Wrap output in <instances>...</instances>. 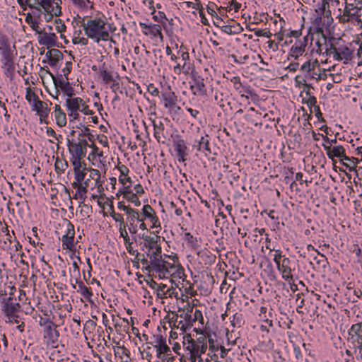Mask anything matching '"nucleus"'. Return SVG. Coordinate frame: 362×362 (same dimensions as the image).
Returning a JSON list of instances; mask_svg holds the SVG:
<instances>
[{
  "label": "nucleus",
  "instance_id": "nucleus-53",
  "mask_svg": "<svg viewBox=\"0 0 362 362\" xmlns=\"http://www.w3.org/2000/svg\"><path fill=\"white\" fill-rule=\"evenodd\" d=\"M81 33V31L79 30L78 32V34L77 36H74V38H73V43L76 45V44H80L81 45H87L88 43V37L87 38L86 37H81L80 36V34Z\"/></svg>",
  "mask_w": 362,
  "mask_h": 362
},
{
  "label": "nucleus",
  "instance_id": "nucleus-40",
  "mask_svg": "<svg viewBox=\"0 0 362 362\" xmlns=\"http://www.w3.org/2000/svg\"><path fill=\"white\" fill-rule=\"evenodd\" d=\"M83 158H71L72 165L74 166V171H78L81 170H91L92 168H88L86 164L81 161Z\"/></svg>",
  "mask_w": 362,
  "mask_h": 362
},
{
  "label": "nucleus",
  "instance_id": "nucleus-60",
  "mask_svg": "<svg viewBox=\"0 0 362 362\" xmlns=\"http://www.w3.org/2000/svg\"><path fill=\"white\" fill-rule=\"evenodd\" d=\"M196 321H199L202 325L204 324L202 313L199 310H195L192 317V324Z\"/></svg>",
  "mask_w": 362,
  "mask_h": 362
},
{
  "label": "nucleus",
  "instance_id": "nucleus-10",
  "mask_svg": "<svg viewBox=\"0 0 362 362\" xmlns=\"http://www.w3.org/2000/svg\"><path fill=\"white\" fill-rule=\"evenodd\" d=\"M11 292L9 293L10 296L8 298H4L1 303L3 306V310L5 312L6 315H11V314H16L20 308L21 305L18 303L13 302L12 295L13 291H16V288L14 286L10 287Z\"/></svg>",
  "mask_w": 362,
  "mask_h": 362
},
{
  "label": "nucleus",
  "instance_id": "nucleus-5",
  "mask_svg": "<svg viewBox=\"0 0 362 362\" xmlns=\"http://www.w3.org/2000/svg\"><path fill=\"white\" fill-rule=\"evenodd\" d=\"M67 146L71 158H83L86 155L88 141L85 139H78L77 142L67 139Z\"/></svg>",
  "mask_w": 362,
  "mask_h": 362
},
{
  "label": "nucleus",
  "instance_id": "nucleus-47",
  "mask_svg": "<svg viewBox=\"0 0 362 362\" xmlns=\"http://www.w3.org/2000/svg\"><path fill=\"white\" fill-rule=\"evenodd\" d=\"M54 117L56 119L57 124L60 127H65L66 124V114L62 112H55Z\"/></svg>",
  "mask_w": 362,
  "mask_h": 362
},
{
  "label": "nucleus",
  "instance_id": "nucleus-18",
  "mask_svg": "<svg viewBox=\"0 0 362 362\" xmlns=\"http://www.w3.org/2000/svg\"><path fill=\"white\" fill-rule=\"evenodd\" d=\"M308 45V36H305L302 40L296 41L290 50V55L295 59L302 56L305 51Z\"/></svg>",
  "mask_w": 362,
  "mask_h": 362
},
{
  "label": "nucleus",
  "instance_id": "nucleus-61",
  "mask_svg": "<svg viewBox=\"0 0 362 362\" xmlns=\"http://www.w3.org/2000/svg\"><path fill=\"white\" fill-rule=\"evenodd\" d=\"M62 90L69 97H71L73 95H74V90L71 86L69 81H66V84L64 86Z\"/></svg>",
  "mask_w": 362,
  "mask_h": 362
},
{
  "label": "nucleus",
  "instance_id": "nucleus-25",
  "mask_svg": "<svg viewBox=\"0 0 362 362\" xmlns=\"http://www.w3.org/2000/svg\"><path fill=\"white\" fill-rule=\"evenodd\" d=\"M134 256L135 257L134 259L132 260V262L134 267H136L138 268L139 263L141 262L146 270H147L148 272H152V262L150 259L148 260L147 258L145 257L144 255L140 254L139 252H137Z\"/></svg>",
  "mask_w": 362,
  "mask_h": 362
},
{
  "label": "nucleus",
  "instance_id": "nucleus-16",
  "mask_svg": "<svg viewBox=\"0 0 362 362\" xmlns=\"http://www.w3.org/2000/svg\"><path fill=\"white\" fill-rule=\"evenodd\" d=\"M291 260L288 257H284L282 262L278 264L276 266L277 269L281 273L282 278L288 284H291L293 281V275L291 274V268L290 267Z\"/></svg>",
  "mask_w": 362,
  "mask_h": 362
},
{
  "label": "nucleus",
  "instance_id": "nucleus-39",
  "mask_svg": "<svg viewBox=\"0 0 362 362\" xmlns=\"http://www.w3.org/2000/svg\"><path fill=\"white\" fill-rule=\"evenodd\" d=\"M358 161V159L355 158H350L346 155H344L343 158L341 159V162H342V164L345 165L346 168H348L350 171H352L356 168Z\"/></svg>",
  "mask_w": 362,
  "mask_h": 362
},
{
  "label": "nucleus",
  "instance_id": "nucleus-1",
  "mask_svg": "<svg viewBox=\"0 0 362 362\" xmlns=\"http://www.w3.org/2000/svg\"><path fill=\"white\" fill-rule=\"evenodd\" d=\"M82 27L85 35L94 42L99 43L101 40L108 41L112 37L106 28L107 21L105 18H94L82 22Z\"/></svg>",
  "mask_w": 362,
  "mask_h": 362
},
{
  "label": "nucleus",
  "instance_id": "nucleus-50",
  "mask_svg": "<svg viewBox=\"0 0 362 362\" xmlns=\"http://www.w3.org/2000/svg\"><path fill=\"white\" fill-rule=\"evenodd\" d=\"M187 6L189 8H192L195 10H198L199 12V15H202V4L199 0H194V1H187L186 2Z\"/></svg>",
  "mask_w": 362,
  "mask_h": 362
},
{
  "label": "nucleus",
  "instance_id": "nucleus-6",
  "mask_svg": "<svg viewBox=\"0 0 362 362\" xmlns=\"http://www.w3.org/2000/svg\"><path fill=\"white\" fill-rule=\"evenodd\" d=\"M151 265L152 272L158 274L160 279L171 275V272L175 269L174 264L163 260L162 257L157 259Z\"/></svg>",
  "mask_w": 362,
  "mask_h": 362
},
{
  "label": "nucleus",
  "instance_id": "nucleus-33",
  "mask_svg": "<svg viewBox=\"0 0 362 362\" xmlns=\"http://www.w3.org/2000/svg\"><path fill=\"white\" fill-rule=\"evenodd\" d=\"M76 284H78L77 291L80 293L85 299L90 300L93 296L91 288L87 287L81 281H76Z\"/></svg>",
  "mask_w": 362,
  "mask_h": 362
},
{
  "label": "nucleus",
  "instance_id": "nucleus-34",
  "mask_svg": "<svg viewBox=\"0 0 362 362\" xmlns=\"http://www.w3.org/2000/svg\"><path fill=\"white\" fill-rule=\"evenodd\" d=\"M43 72H45V74H47L50 76L56 88H60L61 89H62L64 88V86L66 84V81H67L66 80L65 81L62 78H58L55 77V76L52 72H50V71L49 70V69L47 67V68L44 67V68L41 69V73H43Z\"/></svg>",
  "mask_w": 362,
  "mask_h": 362
},
{
  "label": "nucleus",
  "instance_id": "nucleus-8",
  "mask_svg": "<svg viewBox=\"0 0 362 362\" xmlns=\"http://www.w3.org/2000/svg\"><path fill=\"white\" fill-rule=\"evenodd\" d=\"M164 102V107L170 113L178 114L180 107L177 105V96L171 90L163 92L161 94Z\"/></svg>",
  "mask_w": 362,
  "mask_h": 362
},
{
  "label": "nucleus",
  "instance_id": "nucleus-27",
  "mask_svg": "<svg viewBox=\"0 0 362 362\" xmlns=\"http://www.w3.org/2000/svg\"><path fill=\"white\" fill-rule=\"evenodd\" d=\"M194 66L189 62H183L182 63H178L175 66L173 71L177 75H180L181 73L187 75L192 72Z\"/></svg>",
  "mask_w": 362,
  "mask_h": 362
},
{
  "label": "nucleus",
  "instance_id": "nucleus-11",
  "mask_svg": "<svg viewBox=\"0 0 362 362\" xmlns=\"http://www.w3.org/2000/svg\"><path fill=\"white\" fill-rule=\"evenodd\" d=\"M1 61L13 58V49L11 47L7 36L0 31Z\"/></svg>",
  "mask_w": 362,
  "mask_h": 362
},
{
  "label": "nucleus",
  "instance_id": "nucleus-26",
  "mask_svg": "<svg viewBox=\"0 0 362 362\" xmlns=\"http://www.w3.org/2000/svg\"><path fill=\"white\" fill-rule=\"evenodd\" d=\"M46 57L48 59V64L51 66H55L59 61L63 57V54L58 49H51L46 53Z\"/></svg>",
  "mask_w": 362,
  "mask_h": 362
},
{
  "label": "nucleus",
  "instance_id": "nucleus-56",
  "mask_svg": "<svg viewBox=\"0 0 362 362\" xmlns=\"http://www.w3.org/2000/svg\"><path fill=\"white\" fill-rule=\"evenodd\" d=\"M345 5L351 9L362 6V0H344Z\"/></svg>",
  "mask_w": 362,
  "mask_h": 362
},
{
  "label": "nucleus",
  "instance_id": "nucleus-49",
  "mask_svg": "<svg viewBox=\"0 0 362 362\" xmlns=\"http://www.w3.org/2000/svg\"><path fill=\"white\" fill-rule=\"evenodd\" d=\"M337 48L332 43H330L329 45H326L325 51L323 52V54H326V56L333 54V57H337L339 58V54H337Z\"/></svg>",
  "mask_w": 362,
  "mask_h": 362
},
{
  "label": "nucleus",
  "instance_id": "nucleus-51",
  "mask_svg": "<svg viewBox=\"0 0 362 362\" xmlns=\"http://www.w3.org/2000/svg\"><path fill=\"white\" fill-rule=\"evenodd\" d=\"M86 171L88 170H81L78 171H74L76 181L74 182L83 183L86 175Z\"/></svg>",
  "mask_w": 362,
  "mask_h": 362
},
{
  "label": "nucleus",
  "instance_id": "nucleus-7",
  "mask_svg": "<svg viewBox=\"0 0 362 362\" xmlns=\"http://www.w3.org/2000/svg\"><path fill=\"white\" fill-rule=\"evenodd\" d=\"M187 349L191 353V358L200 357L207 349L206 337L201 332L192 345H188Z\"/></svg>",
  "mask_w": 362,
  "mask_h": 362
},
{
  "label": "nucleus",
  "instance_id": "nucleus-38",
  "mask_svg": "<svg viewBox=\"0 0 362 362\" xmlns=\"http://www.w3.org/2000/svg\"><path fill=\"white\" fill-rule=\"evenodd\" d=\"M230 82L233 83V88L242 95H243L244 93H249V90L245 86H243L242 83L240 82V77H233L230 79Z\"/></svg>",
  "mask_w": 362,
  "mask_h": 362
},
{
  "label": "nucleus",
  "instance_id": "nucleus-14",
  "mask_svg": "<svg viewBox=\"0 0 362 362\" xmlns=\"http://www.w3.org/2000/svg\"><path fill=\"white\" fill-rule=\"evenodd\" d=\"M349 340L354 347L362 344V322L353 325L349 330Z\"/></svg>",
  "mask_w": 362,
  "mask_h": 362
},
{
  "label": "nucleus",
  "instance_id": "nucleus-54",
  "mask_svg": "<svg viewBox=\"0 0 362 362\" xmlns=\"http://www.w3.org/2000/svg\"><path fill=\"white\" fill-rule=\"evenodd\" d=\"M8 347V341L5 334L0 332V353H4Z\"/></svg>",
  "mask_w": 362,
  "mask_h": 362
},
{
  "label": "nucleus",
  "instance_id": "nucleus-9",
  "mask_svg": "<svg viewBox=\"0 0 362 362\" xmlns=\"http://www.w3.org/2000/svg\"><path fill=\"white\" fill-rule=\"evenodd\" d=\"M153 343V346L156 349V356L164 361L168 353H171L170 348L166 344L165 338L160 334L156 335Z\"/></svg>",
  "mask_w": 362,
  "mask_h": 362
},
{
  "label": "nucleus",
  "instance_id": "nucleus-12",
  "mask_svg": "<svg viewBox=\"0 0 362 362\" xmlns=\"http://www.w3.org/2000/svg\"><path fill=\"white\" fill-rule=\"evenodd\" d=\"M190 89L194 95L206 96L207 95L204 79L200 76H193Z\"/></svg>",
  "mask_w": 362,
  "mask_h": 362
},
{
  "label": "nucleus",
  "instance_id": "nucleus-59",
  "mask_svg": "<svg viewBox=\"0 0 362 362\" xmlns=\"http://www.w3.org/2000/svg\"><path fill=\"white\" fill-rule=\"evenodd\" d=\"M155 212V211L153 210V209L151 207V206H150L149 204H146L143 206V209H142V214H143V216H144V218H148V217L151 216V215H152L153 213Z\"/></svg>",
  "mask_w": 362,
  "mask_h": 362
},
{
  "label": "nucleus",
  "instance_id": "nucleus-22",
  "mask_svg": "<svg viewBox=\"0 0 362 362\" xmlns=\"http://www.w3.org/2000/svg\"><path fill=\"white\" fill-rule=\"evenodd\" d=\"M71 185L72 187L76 189V192L73 198L75 199H79L81 204H83L87 197V188L88 187L87 182H83V183L73 182Z\"/></svg>",
  "mask_w": 362,
  "mask_h": 362
},
{
  "label": "nucleus",
  "instance_id": "nucleus-35",
  "mask_svg": "<svg viewBox=\"0 0 362 362\" xmlns=\"http://www.w3.org/2000/svg\"><path fill=\"white\" fill-rule=\"evenodd\" d=\"M136 214H135V216L136 218H134L132 216V214H129V216L127 217V226H128V228H129V231L132 233V234H135L137 233V226L135 224V221L136 219H139V211L138 210L136 209Z\"/></svg>",
  "mask_w": 362,
  "mask_h": 362
},
{
  "label": "nucleus",
  "instance_id": "nucleus-20",
  "mask_svg": "<svg viewBox=\"0 0 362 362\" xmlns=\"http://www.w3.org/2000/svg\"><path fill=\"white\" fill-rule=\"evenodd\" d=\"M154 136L159 143L165 144L167 139V132L161 120L153 121Z\"/></svg>",
  "mask_w": 362,
  "mask_h": 362
},
{
  "label": "nucleus",
  "instance_id": "nucleus-37",
  "mask_svg": "<svg viewBox=\"0 0 362 362\" xmlns=\"http://www.w3.org/2000/svg\"><path fill=\"white\" fill-rule=\"evenodd\" d=\"M305 86L308 88V90L306 91V95H308V98L307 99L303 98V103H306L310 109V112L309 115V117H310L311 113L313 112L312 107H315V106H317V105H316L317 104V98L314 95H310V86L308 84H305Z\"/></svg>",
  "mask_w": 362,
  "mask_h": 362
},
{
  "label": "nucleus",
  "instance_id": "nucleus-3",
  "mask_svg": "<svg viewBox=\"0 0 362 362\" xmlns=\"http://www.w3.org/2000/svg\"><path fill=\"white\" fill-rule=\"evenodd\" d=\"M194 305L187 303L183 308H179L177 314L173 317V327L180 329L182 333L189 329L192 326V316Z\"/></svg>",
  "mask_w": 362,
  "mask_h": 362
},
{
  "label": "nucleus",
  "instance_id": "nucleus-45",
  "mask_svg": "<svg viewBox=\"0 0 362 362\" xmlns=\"http://www.w3.org/2000/svg\"><path fill=\"white\" fill-rule=\"evenodd\" d=\"M352 11L353 10L351 9V8H348V6H346L345 5L343 15L339 18L340 22L346 23V22H349V21L353 19L352 15H355V14L352 13Z\"/></svg>",
  "mask_w": 362,
  "mask_h": 362
},
{
  "label": "nucleus",
  "instance_id": "nucleus-62",
  "mask_svg": "<svg viewBox=\"0 0 362 362\" xmlns=\"http://www.w3.org/2000/svg\"><path fill=\"white\" fill-rule=\"evenodd\" d=\"M67 165L62 160L57 159L55 162V169L57 173H64L65 167Z\"/></svg>",
  "mask_w": 362,
  "mask_h": 362
},
{
  "label": "nucleus",
  "instance_id": "nucleus-63",
  "mask_svg": "<svg viewBox=\"0 0 362 362\" xmlns=\"http://www.w3.org/2000/svg\"><path fill=\"white\" fill-rule=\"evenodd\" d=\"M79 207L81 208V210H80V214L81 215L82 217L83 218H86V217H88L89 215H88V213H89V206L87 204H79Z\"/></svg>",
  "mask_w": 362,
  "mask_h": 362
},
{
  "label": "nucleus",
  "instance_id": "nucleus-46",
  "mask_svg": "<svg viewBox=\"0 0 362 362\" xmlns=\"http://www.w3.org/2000/svg\"><path fill=\"white\" fill-rule=\"evenodd\" d=\"M119 182L123 185L122 190L130 189L132 187V180L129 176V174H127V175H123L122 177L119 176Z\"/></svg>",
  "mask_w": 362,
  "mask_h": 362
},
{
  "label": "nucleus",
  "instance_id": "nucleus-36",
  "mask_svg": "<svg viewBox=\"0 0 362 362\" xmlns=\"http://www.w3.org/2000/svg\"><path fill=\"white\" fill-rule=\"evenodd\" d=\"M194 147H197V149L199 151H205L206 152L211 153L209 135L206 134L204 136H202L198 141L197 146L194 145Z\"/></svg>",
  "mask_w": 362,
  "mask_h": 362
},
{
  "label": "nucleus",
  "instance_id": "nucleus-52",
  "mask_svg": "<svg viewBox=\"0 0 362 362\" xmlns=\"http://www.w3.org/2000/svg\"><path fill=\"white\" fill-rule=\"evenodd\" d=\"M118 209H120V210L125 211L127 214H132V216L134 218H136L135 216V214H136V209H132V208L129 207V206H126L123 201L119 202L118 203Z\"/></svg>",
  "mask_w": 362,
  "mask_h": 362
},
{
  "label": "nucleus",
  "instance_id": "nucleus-44",
  "mask_svg": "<svg viewBox=\"0 0 362 362\" xmlns=\"http://www.w3.org/2000/svg\"><path fill=\"white\" fill-rule=\"evenodd\" d=\"M100 76L105 83H110V82H115V79L112 73L103 68L100 69Z\"/></svg>",
  "mask_w": 362,
  "mask_h": 362
},
{
  "label": "nucleus",
  "instance_id": "nucleus-43",
  "mask_svg": "<svg viewBox=\"0 0 362 362\" xmlns=\"http://www.w3.org/2000/svg\"><path fill=\"white\" fill-rule=\"evenodd\" d=\"M25 99L31 105H33V103H36L37 100H40L30 87L26 88Z\"/></svg>",
  "mask_w": 362,
  "mask_h": 362
},
{
  "label": "nucleus",
  "instance_id": "nucleus-28",
  "mask_svg": "<svg viewBox=\"0 0 362 362\" xmlns=\"http://www.w3.org/2000/svg\"><path fill=\"white\" fill-rule=\"evenodd\" d=\"M121 194L123 195V197L127 199L128 202L133 203L135 206H139L141 205V202L137 197L136 194L133 193L130 189L122 190L120 189L119 192L117 194V196Z\"/></svg>",
  "mask_w": 362,
  "mask_h": 362
},
{
  "label": "nucleus",
  "instance_id": "nucleus-4",
  "mask_svg": "<svg viewBox=\"0 0 362 362\" xmlns=\"http://www.w3.org/2000/svg\"><path fill=\"white\" fill-rule=\"evenodd\" d=\"M34 3L49 16L47 21L51 20L54 16H59L62 14L61 6L55 0H34Z\"/></svg>",
  "mask_w": 362,
  "mask_h": 362
},
{
  "label": "nucleus",
  "instance_id": "nucleus-2",
  "mask_svg": "<svg viewBox=\"0 0 362 362\" xmlns=\"http://www.w3.org/2000/svg\"><path fill=\"white\" fill-rule=\"evenodd\" d=\"M143 242L140 243L141 250L144 252L152 263L159 257H161L162 248L160 245V237L156 235L150 236L142 235Z\"/></svg>",
  "mask_w": 362,
  "mask_h": 362
},
{
  "label": "nucleus",
  "instance_id": "nucleus-13",
  "mask_svg": "<svg viewBox=\"0 0 362 362\" xmlns=\"http://www.w3.org/2000/svg\"><path fill=\"white\" fill-rule=\"evenodd\" d=\"M32 110L36 111L37 115L39 116L40 123L47 124V119L50 109L48 107L47 104L45 102L37 100L36 103L33 104Z\"/></svg>",
  "mask_w": 362,
  "mask_h": 362
},
{
  "label": "nucleus",
  "instance_id": "nucleus-32",
  "mask_svg": "<svg viewBox=\"0 0 362 362\" xmlns=\"http://www.w3.org/2000/svg\"><path fill=\"white\" fill-rule=\"evenodd\" d=\"M337 54H339V58L337 57H334V59L335 60H350L351 58L352 52L348 47L343 45L337 48Z\"/></svg>",
  "mask_w": 362,
  "mask_h": 362
},
{
  "label": "nucleus",
  "instance_id": "nucleus-31",
  "mask_svg": "<svg viewBox=\"0 0 362 362\" xmlns=\"http://www.w3.org/2000/svg\"><path fill=\"white\" fill-rule=\"evenodd\" d=\"M83 100L79 97L68 98L66 100L67 110L80 111L83 105Z\"/></svg>",
  "mask_w": 362,
  "mask_h": 362
},
{
  "label": "nucleus",
  "instance_id": "nucleus-19",
  "mask_svg": "<svg viewBox=\"0 0 362 362\" xmlns=\"http://www.w3.org/2000/svg\"><path fill=\"white\" fill-rule=\"evenodd\" d=\"M44 13V12L41 10V12L39 11L34 10L33 13H28L25 16V22L30 25V27L35 31L37 33L41 34L42 31L41 30L39 26L38 18L40 17V15Z\"/></svg>",
  "mask_w": 362,
  "mask_h": 362
},
{
  "label": "nucleus",
  "instance_id": "nucleus-41",
  "mask_svg": "<svg viewBox=\"0 0 362 362\" xmlns=\"http://www.w3.org/2000/svg\"><path fill=\"white\" fill-rule=\"evenodd\" d=\"M185 240L187 241V245L192 248L196 250L199 247V241L196 237H194L189 233L185 234Z\"/></svg>",
  "mask_w": 362,
  "mask_h": 362
},
{
  "label": "nucleus",
  "instance_id": "nucleus-29",
  "mask_svg": "<svg viewBox=\"0 0 362 362\" xmlns=\"http://www.w3.org/2000/svg\"><path fill=\"white\" fill-rule=\"evenodd\" d=\"M1 62L6 76L12 78L15 71L13 58L1 61Z\"/></svg>",
  "mask_w": 362,
  "mask_h": 362
},
{
  "label": "nucleus",
  "instance_id": "nucleus-21",
  "mask_svg": "<svg viewBox=\"0 0 362 362\" xmlns=\"http://www.w3.org/2000/svg\"><path fill=\"white\" fill-rule=\"evenodd\" d=\"M322 146L326 151L327 156L332 160H334L335 157L339 158L341 160L345 155V148L341 145L331 146V145L323 144Z\"/></svg>",
  "mask_w": 362,
  "mask_h": 362
},
{
  "label": "nucleus",
  "instance_id": "nucleus-24",
  "mask_svg": "<svg viewBox=\"0 0 362 362\" xmlns=\"http://www.w3.org/2000/svg\"><path fill=\"white\" fill-rule=\"evenodd\" d=\"M89 177L90 178H92V180H93V185L91 188L93 189L96 187L99 193H103L104 192V188L103 187V182L100 180V172L97 169L89 170Z\"/></svg>",
  "mask_w": 362,
  "mask_h": 362
},
{
  "label": "nucleus",
  "instance_id": "nucleus-17",
  "mask_svg": "<svg viewBox=\"0 0 362 362\" xmlns=\"http://www.w3.org/2000/svg\"><path fill=\"white\" fill-rule=\"evenodd\" d=\"M140 27L143 30V33L145 35H151L153 37H159L162 41L163 35L161 33V26L158 24L147 25L144 23H139Z\"/></svg>",
  "mask_w": 362,
  "mask_h": 362
},
{
  "label": "nucleus",
  "instance_id": "nucleus-55",
  "mask_svg": "<svg viewBox=\"0 0 362 362\" xmlns=\"http://www.w3.org/2000/svg\"><path fill=\"white\" fill-rule=\"evenodd\" d=\"M47 333L49 338L52 339V344L54 346V344L55 343V340L54 339V334H56L57 339V337L59 336V332L57 330L52 329L51 322H49V325L47 327Z\"/></svg>",
  "mask_w": 362,
  "mask_h": 362
},
{
  "label": "nucleus",
  "instance_id": "nucleus-64",
  "mask_svg": "<svg viewBox=\"0 0 362 362\" xmlns=\"http://www.w3.org/2000/svg\"><path fill=\"white\" fill-rule=\"evenodd\" d=\"M124 243L125 245L126 250L130 255H134L138 252L137 250H134L132 246L133 242L131 241L130 239L124 241Z\"/></svg>",
  "mask_w": 362,
  "mask_h": 362
},
{
  "label": "nucleus",
  "instance_id": "nucleus-15",
  "mask_svg": "<svg viewBox=\"0 0 362 362\" xmlns=\"http://www.w3.org/2000/svg\"><path fill=\"white\" fill-rule=\"evenodd\" d=\"M74 235V226L69 223L66 233L62 238V248L64 250H73L75 249Z\"/></svg>",
  "mask_w": 362,
  "mask_h": 362
},
{
  "label": "nucleus",
  "instance_id": "nucleus-48",
  "mask_svg": "<svg viewBox=\"0 0 362 362\" xmlns=\"http://www.w3.org/2000/svg\"><path fill=\"white\" fill-rule=\"evenodd\" d=\"M72 3L83 9H87L89 6L90 8H93V5L91 4V2L89 0H71Z\"/></svg>",
  "mask_w": 362,
  "mask_h": 362
},
{
  "label": "nucleus",
  "instance_id": "nucleus-42",
  "mask_svg": "<svg viewBox=\"0 0 362 362\" xmlns=\"http://www.w3.org/2000/svg\"><path fill=\"white\" fill-rule=\"evenodd\" d=\"M55 38H56L55 34H54V33L47 34V33H45L44 35L42 37L40 42L46 46H52L54 45Z\"/></svg>",
  "mask_w": 362,
  "mask_h": 362
},
{
  "label": "nucleus",
  "instance_id": "nucleus-57",
  "mask_svg": "<svg viewBox=\"0 0 362 362\" xmlns=\"http://www.w3.org/2000/svg\"><path fill=\"white\" fill-rule=\"evenodd\" d=\"M119 231L120 237L124 239V242L130 239L127 230V224H119Z\"/></svg>",
  "mask_w": 362,
  "mask_h": 362
},
{
  "label": "nucleus",
  "instance_id": "nucleus-23",
  "mask_svg": "<svg viewBox=\"0 0 362 362\" xmlns=\"http://www.w3.org/2000/svg\"><path fill=\"white\" fill-rule=\"evenodd\" d=\"M175 149L177 152L178 160L180 162H185L188 156V148L185 141L183 139L177 140L175 144Z\"/></svg>",
  "mask_w": 362,
  "mask_h": 362
},
{
  "label": "nucleus",
  "instance_id": "nucleus-30",
  "mask_svg": "<svg viewBox=\"0 0 362 362\" xmlns=\"http://www.w3.org/2000/svg\"><path fill=\"white\" fill-rule=\"evenodd\" d=\"M175 288H168L167 285L163 284H159L158 289L156 291L157 296L159 298H165L168 296L171 297L173 294H174Z\"/></svg>",
  "mask_w": 362,
  "mask_h": 362
},
{
  "label": "nucleus",
  "instance_id": "nucleus-58",
  "mask_svg": "<svg viewBox=\"0 0 362 362\" xmlns=\"http://www.w3.org/2000/svg\"><path fill=\"white\" fill-rule=\"evenodd\" d=\"M115 354H122L126 356L127 358L130 357V351L125 346H117L116 349L115 348Z\"/></svg>",
  "mask_w": 362,
  "mask_h": 362
}]
</instances>
